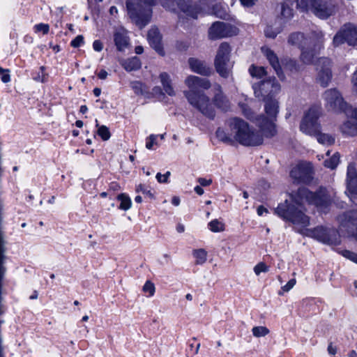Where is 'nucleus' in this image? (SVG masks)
I'll use <instances>...</instances> for the list:
<instances>
[{
	"instance_id": "f257e3e1",
	"label": "nucleus",
	"mask_w": 357,
	"mask_h": 357,
	"mask_svg": "<svg viewBox=\"0 0 357 357\" xmlns=\"http://www.w3.org/2000/svg\"><path fill=\"white\" fill-rule=\"evenodd\" d=\"M293 204L287 201L278 205L275 213L284 220H289L294 224L306 227L310 224L308 216L305 215L301 208L305 202L315 205L320 211L326 212V209L331 204V199L325 189H320L318 192H312L307 188H299L296 192L291 195Z\"/></svg>"
},
{
	"instance_id": "f03ea898",
	"label": "nucleus",
	"mask_w": 357,
	"mask_h": 357,
	"mask_svg": "<svg viewBox=\"0 0 357 357\" xmlns=\"http://www.w3.org/2000/svg\"><path fill=\"white\" fill-rule=\"evenodd\" d=\"M280 89V86L275 78L263 81L259 85L254 86L255 96L263 97L265 101V112L268 117L260 116L256 119V125L266 137H272L277 133L275 121L278 113V102L269 96L278 93Z\"/></svg>"
},
{
	"instance_id": "7ed1b4c3",
	"label": "nucleus",
	"mask_w": 357,
	"mask_h": 357,
	"mask_svg": "<svg viewBox=\"0 0 357 357\" xmlns=\"http://www.w3.org/2000/svg\"><path fill=\"white\" fill-rule=\"evenodd\" d=\"M227 126V132L221 128L216 130L217 137L225 143L238 142L244 146H258L263 142L262 136L252 130L248 123L240 118L228 119Z\"/></svg>"
},
{
	"instance_id": "20e7f679",
	"label": "nucleus",
	"mask_w": 357,
	"mask_h": 357,
	"mask_svg": "<svg viewBox=\"0 0 357 357\" xmlns=\"http://www.w3.org/2000/svg\"><path fill=\"white\" fill-rule=\"evenodd\" d=\"M155 0H127L126 7L132 20L140 28L144 27L150 21L152 9Z\"/></svg>"
},
{
	"instance_id": "39448f33",
	"label": "nucleus",
	"mask_w": 357,
	"mask_h": 357,
	"mask_svg": "<svg viewBox=\"0 0 357 357\" xmlns=\"http://www.w3.org/2000/svg\"><path fill=\"white\" fill-rule=\"evenodd\" d=\"M296 5L303 10L311 11L321 20L328 19L335 10L333 0H296Z\"/></svg>"
},
{
	"instance_id": "423d86ee",
	"label": "nucleus",
	"mask_w": 357,
	"mask_h": 357,
	"mask_svg": "<svg viewBox=\"0 0 357 357\" xmlns=\"http://www.w3.org/2000/svg\"><path fill=\"white\" fill-rule=\"evenodd\" d=\"M288 43L301 48L314 50H321L324 43V34L321 31H312L309 36L305 37L301 32L292 33L288 38Z\"/></svg>"
},
{
	"instance_id": "0eeeda50",
	"label": "nucleus",
	"mask_w": 357,
	"mask_h": 357,
	"mask_svg": "<svg viewBox=\"0 0 357 357\" xmlns=\"http://www.w3.org/2000/svg\"><path fill=\"white\" fill-rule=\"evenodd\" d=\"M189 103L197 109L202 114L209 119H213L215 112L210 98L201 91L189 90L184 91Z\"/></svg>"
},
{
	"instance_id": "6e6552de",
	"label": "nucleus",
	"mask_w": 357,
	"mask_h": 357,
	"mask_svg": "<svg viewBox=\"0 0 357 357\" xmlns=\"http://www.w3.org/2000/svg\"><path fill=\"white\" fill-rule=\"evenodd\" d=\"M231 48L229 43H222L216 52L214 60V66L217 73L222 77H229L233 67V63L230 61Z\"/></svg>"
},
{
	"instance_id": "1a4fd4ad",
	"label": "nucleus",
	"mask_w": 357,
	"mask_h": 357,
	"mask_svg": "<svg viewBox=\"0 0 357 357\" xmlns=\"http://www.w3.org/2000/svg\"><path fill=\"white\" fill-rule=\"evenodd\" d=\"M160 3L166 10L172 12L178 10L185 13L187 16L194 19L197 18L202 8L191 0H160Z\"/></svg>"
},
{
	"instance_id": "9d476101",
	"label": "nucleus",
	"mask_w": 357,
	"mask_h": 357,
	"mask_svg": "<svg viewBox=\"0 0 357 357\" xmlns=\"http://www.w3.org/2000/svg\"><path fill=\"white\" fill-rule=\"evenodd\" d=\"M339 231L343 237L357 235V209L343 213L337 217Z\"/></svg>"
},
{
	"instance_id": "9b49d317",
	"label": "nucleus",
	"mask_w": 357,
	"mask_h": 357,
	"mask_svg": "<svg viewBox=\"0 0 357 357\" xmlns=\"http://www.w3.org/2000/svg\"><path fill=\"white\" fill-rule=\"evenodd\" d=\"M321 114V109L312 107L305 114L300 125V130L303 133L314 136L320 130V125L317 120Z\"/></svg>"
},
{
	"instance_id": "f8f14e48",
	"label": "nucleus",
	"mask_w": 357,
	"mask_h": 357,
	"mask_svg": "<svg viewBox=\"0 0 357 357\" xmlns=\"http://www.w3.org/2000/svg\"><path fill=\"white\" fill-rule=\"evenodd\" d=\"M307 236L328 245L340 244V236H342L339 230L323 227H317L314 229L307 230Z\"/></svg>"
},
{
	"instance_id": "ddd939ff",
	"label": "nucleus",
	"mask_w": 357,
	"mask_h": 357,
	"mask_svg": "<svg viewBox=\"0 0 357 357\" xmlns=\"http://www.w3.org/2000/svg\"><path fill=\"white\" fill-rule=\"evenodd\" d=\"M325 107L328 111L347 112L348 107L342 94L335 89L325 91L323 94Z\"/></svg>"
},
{
	"instance_id": "4468645a",
	"label": "nucleus",
	"mask_w": 357,
	"mask_h": 357,
	"mask_svg": "<svg viewBox=\"0 0 357 357\" xmlns=\"http://www.w3.org/2000/svg\"><path fill=\"white\" fill-rule=\"evenodd\" d=\"M238 29L235 26L222 22H214L208 29V38L212 40L237 35Z\"/></svg>"
},
{
	"instance_id": "2eb2a0df",
	"label": "nucleus",
	"mask_w": 357,
	"mask_h": 357,
	"mask_svg": "<svg viewBox=\"0 0 357 357\" xmlns=\"http://www.w3.org/2000/svg\"><path fill=\"white\" fill-rule=\"evenodd\" d=\"M313 169L312 164L308 162H300L294 167L290 176L297 183H308L313 178Z\"/></svg>"
},
{
	"instance_id": "dca6fc26",
	"label": "nucleus",
	"mask_w": 357,
	"mask_h": 357,
	"mask_svg": "<svg viewBox=\"0 0 357 357\" xmlns=\"http://www.w3.org/2000/svg\"><path fill=\"white\" fill-rule=\"evenodd\" d=\"M317 81L323 87H326L332 78L331 61L328 58H320L317 63Z\"/></svg>"
},
{
	"instance_id": "f3484780",
	"label": "nucleus",
	"mask_w": 357,
	"mask_h": 357,
	"mask_svg": "<svg viewBox=\"0 0 357 357\" xmlns=\"http://www.w3.org/2000/svg\"><path fill=\"white\" fill-rule=\"evenodd\" d=\"M347 193L351 198L357 195V169L354 163L347 166L346 176Z\"/></svg>"
},
{
	"instance_id": "a211bd4d",
	"label": "nucleus",
	"mask_w": 357,
	"mask_h": 357,
	"mask_svg": "<svg viewBox=\"0 0 357 357\" xmlns=\"http://www.w3.org/2000/svg\"><path fill=\"white\" fill-rule=\"evenodd\" d=\"M213 97L212 104L222 110H227L229 109L230 103L228 98L223 93L221 86L218 84H215L213 86Z\"/></svg>"
},
{
	"instance_id": "6ab92c4d",
	"label": "nucleus",
	"mask_w": 357,
	"mask_h": 357,
	"mask_svg": "<svg viewBox=\"0 0 357 357\" xmlns=\"http://www.w3.org/2000/svg\"><path fill=\"white\" fill-rule=\"evenodd\" d=\"M188 63L190 69L195 73L203 76H209L212 73L211 68L204 61L195 58H190Z\"/></svg>"
},
{
	"instance_id": "aec40b11",
	"label": "nucleus",
	"mask_w": 357,
	"mask_h": 357,
	"mask_svg": "<svg viewBox=\"0 0 357 357\" xmlns=\"http://www.w3.org/2000/svg\"><path fill=\"white\" fill-rule=\"evenodd\" d=\"M261 52L268 60L271 66L275 70L278 77L283 80L284 79V75L282 70L277 55L271 49L266 47H261Z\"/></svg>"
},
{
	"instance_id": "412c9836",
	"label": "nucleus",
	"mask_w": 357,
	"mask_h": 357,
	"mask_svg": "<svg viewBox=\"0 0 357 357\" xmlns=\"http://www.w3.org/2000/svg\"><path fill=\"white\" fill-rule=\"evenodd\" d=\"M185 84L188 86L190 90L194 91H197V89L199 88L208 89L211 86V82L208 79L194 75L188 76L185 80Z\"/></svg>"
},
{
	"instance_id": "4be33fe9",
	"label": "nucleus",
	"mask_w": 357,
	"mask_h": 357,
	"mask_svg": "<svg viewBox=\"0 0 357 357\" xmlns=\"http://www.w3.org/2000/svg\"><path fill=\"white\" fill-rule=\"evenodd\" d=\"M147 38L151 46L160 55L163 56V51L161 44V36L157 28H151L147 35Z\"/></svg>"
},
{
	"instance_id": "5701e85b",
	"label": "nucleus",
	"mask_w": 357,
	"mask_h": 357,
	"mask_svg": "<svg viewBox=\"0 0 357 357\" xmlns=\"http://www.w3.org/2000/svg\"><path fill=\"white\" fill-rule=\"evenodd\" d=\"M346 42L352 46L357 45V26L353 24L344 25Z\"/></svg>"
},
{
	"instance_id": "b1692460",
	"label": "nucleus",
	"mask_w": 357,
	"mask_h": 357,
	"mask_svg": "<svg viewBox=\"0 0 357 357\" xmlns=\"http://www.w3.org/2000/svg\"><path fill=\"white\" fill-rule=\"evenodd\" d=\"M341 132L347 136L354 137L357 135V123L351 119L346 121L340 126Z\"/></svg>"
},
{
	"instance_id": "393cba45",
	"label": "nucleus",
	"mask_w": 357,
	"mask_h": 357,
	"mask_svg": "<svg viewBox=\"0 0 357 357\" xmlns=\"http://www.w3.org/2000/svg\"><path fill=\"white\" fill-rule=\"evenodd\" d=\"M115 45L119 51H123L128 45V38L124 30L118 31L114 33Z\"/></svg>"
},
{
	"instance_id": "a878e982",
	"label": "nucleus",
	"mask_w": 357,
	"mask_h": 357,
	"mask_svg": "<svg viewBox=\"0 0 357 357\" xmlns=\"http://www.w3.org/2000/svg\"><path fill=\"white\" fill-rule=\"evenodd\" d=\"M120 63L128 72L137 70L141 67V62L137 56H134L128 59H123L120 61Z\"/></svg>"
},
{
	"instance_id": "bb28decb",
	"label": "nucleus",
	"mask_w": 357,
	"mask_h": 357,
	"mask_svg": "<svg viewBox=\"0 0 357 357\" xmlns=\"http://www.w3.org/2000/svg\"><path fill=\"white\" fill-rule=\"evenodd\" d=\"M159 77L165 91L170 96H175L176 93L172 86L170 76L167 73H162Z\"/></svg>"
},
{
	"instance_id": "cd10ccee",
	"label": "nucleus",
	"mask_w": 357,
	"mask_h": 357,
	"mask_svg": "<svg viewBox=\"0 0 357 357\" xmlns=\"http://www.w3.org/2000/svg\"><path fill=\"white\" fill-rule=\"evenodd\" d=\"M320 50H314L313 47L310 49H304L302 50V53L301 55V61L305 64H310L313 63L314 58L317 52Z\"/></svg>"
},
{
	"instance_id": "c85d7f7f",
	"label": "nucleus",
	"mask_w": 357,
	"mask_h": 357,
	"mask_svg": "<svg viewBox=\"0 0 357 357\" xmlns=\"http://www.w3.org/2000/svg\"><path fill=\"white\" fill-rule=\"evenodd\" d=\"M317 137V141L324 145H332L335 143V137L329 134L319 132L314 135Z\"/></svg>"
},
{
	"instance_id": "c756f323",
	"label": "nucleus",
	"mask_w": 357,
	"mask_h": 357,
	"mask_svg": "<svg viewBox=\"0 0 357 357\" xmlns=\"http://www.w3.org/2000/svg\"><path fill=\"white\" fill-rule=\"evenodd\" d=\"M192 255L196 259V264H203L206 262L207 259V252L204 249L200 248L194 250L192 251Z\"/></svg>"
},
{
	"instance_id": "7c9ffc66",
	"label": "nucleus",
	"mask_w": 357,
	"mask_h": 357,
	"mask_svg": "<svg viewBox=\"0 0 357 357\" xmlns=\"http://www.w3.org/2000/svg\"><path fill=\"white\" fill-rule=\"evenodd\" d=\"M117 199L121 202L119 205L120 209L127 211L131 207V199L126 194L122 193L119 195Z\"/></svg>"
},
{
	"instance_id": "2f4dec72",
	"label": "nucleus",
	"mask_w": 357,
	"mask_h": 357,
	"mask_svg": "<svg viewBox=\"0 0 357 357\" xmlns=\"http://www.w3.org/2000/svg\"><path fill=\"white\" fill-rule=\"evenodd\" d=\"M212 14L221 19H226L227 17L228 14L222 6L215 3L212 5Z\"/></svg>"
},
{
	"instance_id": "473e14b6",
	"label": "nucleus",
	"mask_w": 357,
	"mask_h": 357,
	"mask_svg": "<svg viewBox=\"0 0 357 357\" xmlns=\"http://www.w3.org/2000/svg\"><path fill=\"white\" fill-rule=\"evenodd\" d=\"M208 226L209 229L213 232H220L225 229V224L217 219L211 221Z\"/></svg>"
},
{
	"instance_id": "72a5a7b5",
	"label": "nucleus",
	"mask_w": 357,
	"mask_h": 357,
	"mask_svg": "<svg viewBox=\"0 0 357 357\" xmlns=\"http://www.w3.org/2000/svg\"><path fill=\"white\" fill-rule=\"evenodd\" d=\"M340 162V154L338 153H334L329 159L324 161L325 167L333 169L336 168Z\"/></svg>"
},
{
	"instance_id": "f704fd0d",
	"label": "nucleus",
	"mask_w": 357,
	"mask_h": 357,
	"mask_svg": "<svg viewBox=\"0 0 357 357\" xmlns=\"http://www.w3.org/2000/svg\"><path fill=\"white\" fill-rule=\"evenodd\" d=\"M344 26L335 35L333 38V45L337 47L346 42V35H344Z\"/></svg>"
},
{
	"instance_id": "c9c22d12",
	"label": "nucleus",
	"mask_w": 357,
	"mask_h": 357,
	"mask_svg": "<svg viewBox=\"0 0 357 357\" xmlns=\"http://www.w3.org/2000/svg\"><path fill=\"white\" fill-rule=\"evenodd\" d=\"M249 73L253 77L261 78L266 74V70L264 67L252 65L249 68Z\"/></svg>"
},
{
	"instance_id": "e433bc0d",
	"label": "nucleus",
	"mask_w": 357,
	"mask_h": 357,
	"mask_svg": "<svg viewBox=\"0 0 357 357\" xmlns=\"http://www.w3.org/2000/svg\"><path fill=\"white\" fill-rule=\"evenodd\" d=\"M96 126L98 127V135L102 138V140L107 141L111 137V133L108 129V128L105 126H98V121H96Z\"/></svg>"
},
{
	"instance_id": "4c0bfd02",
	"label": "nucleus",
	"mask_w": 357,
	"mask_h": 357,
	"mask_svg": "<svg viewBox=\"0 0 357 357\" xmlns=\"http://www.w3.org/2000/svg\"><path fill=\"white\" fill-rule=\"evenodd\" d=\"M252 334L256 337H264L269 333V330L266 326H255L252 329Z\"/></svg>"
},
{
	"instance_id": "58836bf2",
	"label": "nucleus",
	"mask_w": 357,
	"mask_h": 357,
	"mask_svg": "<svg viewBox=\"0 0 357 357\" xmlns=\"http://www.w3.org/2000/svg\"><path fill=\"white\" fill-rule=\"evenodd\" d=\"M240 107L241 108L243 114H244V116L246 118H248V119H250L251 121H255V123L257 122L256 119L257 118H255L253 112H252V110L250 109V108H249V107L248 105H246L245 104H241Z\"/></svg>"
},
{
	"instance_id": "ea45409f",
	"label": "nucleus",
	"mask_w": 357,
	"mask_h": 357,
	"mask_svg": "<svg viewBox=\"0 0 357 357\" xmlns=\"http://www.w3.org/2000/svg\"><path fill=\"white\" fill-rule=\"evenodd\" d=\"M142 290L144 293H148L149 296H152L155 291V285L152 282L148 280L143 286Z\"/></svg>"
},
{
	"instance_id": "a19ab883",
	"label": "nucleus",
	"mask_w": 357,
	"mask_h": 357,
	"mask_svg": "<svg viewBox=\"0 0 357 357\" xmlns=\"http://www.w3.org/2000/svg\"><path fill=\"white\" fill-rule=\"evenodd\" d=\"M268 271L269 266L264 262H259L254 267V272L257 275H259L261 273H267Z\"/></svg>"
},
{
	"instance_id": "79ce46f5",
	"label": "nucleus",
	"mask_w": 357,
	"mask_h": 357,
	"mask_svg": "<svg viewBox=\"0 0 357 357\" xmlns=\"http://www.w3.org/2000/svg\"><path fill=\"white\" fill-rule=\"evenodd\" d=\"M343 257L357 264V254L351 251L344 250L339 252Z\"/></svg>"
},
{
	"instance_id": "37998d69",
	"label": "nucleus",
	"mask_w": 357,
	"mask_h": 357,
	"mask_svg": "<svg viewBox=\"0 0 357 357\" xmlns=\"http://www.w3.org/2000/svg\"><path fill=\"white\" fill-rule=\"evenodd\" d=\"M281 15L284 18L289 19L293 15V10L285 4H282Z\"/></svg>"
},
{
	"instance_id": "c03bdc74",
	"label": "nucleus",
	"mask_w": 357,
	"mask_h": 357,
	"mask_svg": "<svg viewBox=\"0 0 357 357\" xmlns=\"http://www.w3.org/2000/svg\"><path fill=\"white\" fill-rule=\"evenodd\" d=\"M35 30L38 32H43V34H47L49 32L50 26L47 24H38L35 26Z\"/></svg>"
},
{
	"instance_id": "a18cd8bd",
	"label": "nucleus",
	"mask_w": 357,
	"mask_h": 357,
	"mask_svg": "<svg viewBox=\"0 0 357 357\" xmlns=\"http://www.w3.org/2000/svg\"><path fill=\"white\" fill-rule=\"evenodd\" d=\"M264 33H265L266 36H267L268 38H274L280 33V30L273 31L272 26H268L265 29Z\"/></svg>"
},
{
	"instance_id": "49530a36",
	"label": "nucleus",
	"mask_w": 357,
	"mask_h": 357,
	"mask_svg": "<svg viewBox=\"0 0 357 357\" xmlns=\"http://www.w3.org/2000/svg\"><path fill=\"white\" fill-rule=\"evenodd\" d=\"M156 139L157 135H151L147 139H146V147L148 149H152L153 146L156 144Z\"/></svg>"
},
{
	"instance_id": "de8ad7c7",
	"label": "nucleus",
	"mask_w": 357,
	"mask_h": 357,
	"mask_svg": "<svg viewBox=\"0 0 357 357\" xmlns=\"http://www.w3.org/2000/svg\"><path fill=\"white\" fill-rule=\"evenodd\" d=\"M83 43L84 37L82 35H79L71 41L70 44L73 47H78Z\"/></svg>"
},
{
	"instance_id": "09e8293b",
	"label": "nucleus",
	"mask_w": 357,
	"mask_h": 357,
	"mask_svg": "<svg viewBox=\"0 0 357 357\" xmlns=\"http://www.w3.org/2000/svg\"><path fill=\"white\" fill-rule=\"evenodd\" d=\"M8 72V70H5L0 67V74H2L1 80L4 83H8L10 81V77Z\"/></svg>"
},
{
	"instance_id": "8fccbe9b",
	"label": "nucleus",
	"mask_w": 357,
	"mask_h": 357,
	"mask_svg": "<svg viewBox=\"0 0 357 357\" xmlns=\"http://www.w3.org/2000/svg\"><path fill=\"white\" fill-rule=\"evenodd\" d=\"M170 176V172H167L165 174H161L160 173H158L156 174V179L159 183H167L169 176Z\"/></svg>"
},
{
	"instance_id": "3c124183",
	"label": "nucleus",
	"mask_w": 357,
	"mask_h": 357,
	"mask_svg": "<svg viewBox=\"0 0 357 357\" xmlns=\"http://www.w3.org/2000/svg\"><path fill=\"white\" fill-rule=\"evenodd\" d=\"M296 282V279H291L284 286L282 287V290L285 292L290 291L294 287Z\"/></svg>"
},
{
	"instance_id": "603ef678",
	"label": "nucleus",
	"mask_w": 357,
	"mask_h": 357,
	"mask_svg": "<svg viewBox=\"0 0 357 357\" xmlns=\"http://www.w3.org/2000/svg\"><path fill=\"white\" fill-rule=\"evenodd\" d=\"M346 114L351 119L357 121V108H348Z\"/></svg>"
},
{
	"instance_id": "864d4df0",
	"label": "nucleus",
	"mask_w": 357,
	"mask_h": 357,
	"mask_svg": "<svg viewBox=\"0 0 357 357\" xmlns=\"http://www.w3.org/2000/svg\"><path fill=\"white\" fill-rule=\"evenodd\" d=\"M93 47L95 51L100 52L103 48L102 43L100 40H96L93 43Z\"/></svg>"
},
{
	"instance_id": "5fc2aeb1",
	"label": "nucleus",
	"mask_w": 357,
	"mask_h": 357,
	"mask_svg": "<svg viewBox=\"0 0 357 357\" xmlns=\"http://www.w3.org/2000/svg\"><path fill=\"white\" fill-rule=\"evenodd\" d=\"M257 0H240L241 4L245 7L254 6Z\"/></svg>"
},
{
	"instance_id": "6e6d98bb",
	"label": "nucleus",
	"mask_w": 357,
	"mask_h": 357,
	"mask_svg": "<svg viewBox=\"0 0 357 357\" xmlns=\"http://www.w3.org/2000/svg\"><path fill=\"white\" fill-rule=\"evenodd\" d=\"M289 69L291 71H298L299 70V68L298 65L296 64V61H290L289 63L287 64Z\"/></svg>"
},
{
	"instance_id": "4d7b16f0",
	"label": "nucleus",
	"mask_w": 357,
	"mask_h": 357,
	"mask_svg": "<svg viewBox=\"0 0 357 357\" xmlns=\"http://www.w3.org/2000/svg\"><path fill=\"white\" fill-rule=\"evenodd\" d=\"M198 182L200 183L201 185L202 186H207V185H209L211 183V180H207L206 178H199L198 179Z\"/></svg>"
},
{
	"instance_id": "13d9d810",
	"label": "nucleus",
	"mask_w": 357,
	"mask_h": 357,
	"mask_svg": "<svg viewBox=\"0 0 357 357\" xmlns=\"http://www.w3.org/2000/svg\"><path fill=\"white\" fill-rule=\"evenodd\" d=\"M352 83L354 85V91L357 92V70L353 75Z\"/></svg>"
},
{
	"instance_id": "bf43d9fd",
	"label": "nucleus",
	"mask_w": 357,
	"mask_h": 357,
	"mask_svg": "<svg viewBox=\"0 0 357 357\" xmlns=\"http://www.w3.org/2000/svg\"><path fill=\"white\" fill-rule=\"evenodd\" d=\"M108 75L107 72L105 70H101L98 74V77L100 79H105Z\"/></svg>"
},
{
	"instance_id": "052dcab7",
	"label": "nucleus",
	"mask_w": 357,
	"mask_h": 357,
	"mask_svg": "<svg viewBox=\"0 0 357 357\" xmlns=\"http://www.w3.org/2000/svg\"><path fill=\"white\" fill-rule=\"evenodd\" d=\"M264 213H268V210L267 208H266L265 207H264L263 206H259L258 208H257V214L259 215H262Z\"/></svg>"
},
{
	"instance_id": "680f3d73",
	"label": "nucleus",
	"mask_w": 357,
	"mask_h": 357,
	"mask_svg": "<svg viewBox=\"0 0 357 357\" xmlns=\"http://www.w3.org/2000/svg\"><path fill=\"white\" fill-rule=\"evenodd\" d=\"M328 351L330 354L335 355L336 354V348L331 343L328 347Z\"/></svg>"
},
{
	"instance_id": "e2e57ef3",
	"label": "nucleus",
	"mask_w": 357,
	"mask_h": 357,
	"mask_svg": "<svg viewBox=\"0 0 357 357\" xmlns=\"http://www.w3.org/2000/svg\"><path fill=\"white\" fill-rule=\"evenodd\" d=\"M136 191L137 192H142V193H145L146 192V188L144 187V185L142 184H139L137 186V188H136Z\"/></svg>"
},
{
	"instance_id": "0e129e2a",
	"label": "nucleus",
	"mask_w": 357,
	"mask_h": 357,
	"mask_svg": "<svg viewBox=\"0 0 357 357\" xmlns=\"http://www.w3.org/2000/svg\"><path fill=\"white\" fill-rule=\"evenodd\" d=\"M195 191L199 195H202L204 193V190L202 187L197 185L195 188Z\"/></svg>"
},
{
	"instance_id": "69168bd1",
	"label": "nucleus",
	"mask_w": 357,
	"mask_h": 357,
	"mask_svg": "<svg viewBox=\"0 0 357 357\" xmlns=\"http://www.w3.org/2000/svg\"><path fill=\"white\" fill-rule=\"evenodd\" d=\"M172 203L174 206H178L180 204V199L178 197H174L172 199Z\"/></svg>"
},
{
	"instance_id": "338daca9",
	"label": "nucleus",
	"mask_w": 357,
	"mask_h": 357,
	"mask_svg": "<svg viewBox=\"0 0 357 357\" xmlns=\"http://www.w3.org/2000/svg\"><path fill=\"white\" fill-rule=\"evenodd\" d=\"M143 50H144V49H143V47H142V46H137L135 50V53L137 54H142L143 52Z\"/></svg>"
},
{
	"instance_id": "774afa93",
	"label": "nucleus",
	"mask_w": 357,
	"mask_h": 357,
	"mask_svg": "<svg viewBox=\"0 0 357 357\" xmlns=\"http://www.w3.org/2000/svg\"><path fill=\"white\" fill-rule=\"evenodd\" d=\"M93 92L95 96L98 97L101 93V89L99 88H95Z\"/></svg>"
}]
</instances>
